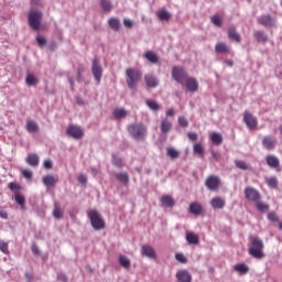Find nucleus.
<instances>
[{"label": "nucleus", "instance_id": "1", "mask_svg": "<svg viewBox=\"0 0 282 282\" xmlns=\"http://www.w3.org/2000/svg\"><path fill=\"white\" fill-rule=\"evenodd\" d=\"M265 248V245H263V240L257 236L250 237V245L248 252L250 257H253V259H263L265 257V253L263 252V249Z\"/></svg>", "mask_w": 282, "mask_h": 282}, {"label": "nucleus", "instance_id": "2", "mask_svg": "<svg viewBox=\"0 0 282 282\" xmlns=\"http://www.w3.org/2000/svg\"><path fill=\"white\" fill-rule=\"evenodd\" d=\"M147 126L144 123H132L128 126V133L139 142L147 138Z\"/></svg>", "mask_w": 282, "mask_h": 282}, {"label": "nucleus", "instance_id": "3", "mask_svg": "<svg viewBox=\"0 0 282 282\" xmlns=\"http://www.w3.org/2000/svg\"><path fill=\"white\" fill-rule=\"evenodd\" d=\"M126 83L129 87V89L135 90L138 89V83L142 79V72L135 69V68H128L126 70Z\"/></svg>", "mask_w": 282, "mask_h": 282}, {"label": "nucleus", "instance_id": "4", "mask_svg": "<svg viewBox=\"0 0 282 282\" xmlns=\"http://www.w3.org/2000/svg\"><path fill=\"white\" fill-rule=\"evenodd\" d=\"M88 218L94 230H102L105 228V220L101 219L100 213H98V210L93 209L88 212Z\"/></svg>", "mask_w": 282, "mask_h": 282}, {"label": "nucleus", "instance_id": "5", "mask_svg": "<svg viewBox=\"0 0 282 282\" xmlns=\"http://www.w3.org/2000/svg\"><path fill=\"white\" fill-rule=\"evenodd\" d=\"M41 21H43V13L39 10H31L29 12V25L32 30H40Z\"/></svg>", "mask_w": 282, "mask_h": 282}, {"label": "nucleus", "instance_id": "6", "mask_svg": "<svg viewBox=\"0 0 282 282\" xmlns=\"http://www.w3.org/2000/svg\"><path fill=\"white\" fill-rule=\"evenodd\" d=\"M91 74L94 76L96 85H100L102 80V65L98 62V58L91 61Z\"/></svg>", "mask_w": 282, "mask_h": 282}, {"label": "nucleus", "instance_id": "7", "mask_svg": "<svg viewBox=\"0 0 282 282\" xmlns=\"http://www.w3.org/2000/svg\"><path fill=\"white\" fill-rule=\"evenodd\" d=\"M257 21L260 25H263V28H274L276 25V18L272 17L270 13L258 17Z\"/></svg>", "mask_w": 282, "mask_h": 282}, {"label": "nucleus", "instance_id": "8", "mask_svg": "<svg viewBox=\"0 0 282 282\" xmlns=\"http://www.w3.org/2000/svg\"><path fill=\"white\" fill-rule=\"evenodd\" d=\"M221 185V178L217 175H210L205 181V186L208 191H217L219 186Z\"/></svg>", "mask_w": 282, "mask_h": 282}, {"label": "nucleus", "instance_id": "9", "mask_svg": "<svg viewBox=\"0 0 282 282\" xmlns=\"http://www.w3.org/2000/svg\"><path fill=\"white\" fill-rule=\"evenodd\" d=\"M66 133L70 138H74V140H80V138H83V135H85V132L83 131V128L78 127V126H75V124L68 126V128L66 130Z\"/></svg>", "mask_w": 282, "mask_h": 282}, {"label": "nucleus", "instance_id": "10", "mask_svg": "<svg viewBox=\"0 0 282 282\" xmlns=\"http://www.w3.org/2000/svg\"><path fill=\"white\" fill-rule=\"evenodd\" d=\"M172 77L176 83L183 84L186 78H188V74H186V70L184 68H180L177 66L173 67L172 69Z\"/></svg>", "mask_w": 282, "mask_h": 282}, {"label": "nucleus", "instance_id": "11", "mask_svg": "<svg viewBox=\"0 0 282 282\" xmlns=\"http://www.w3.org/2000/svg\"><path fill=\"white\" fill-rule=\"evenodd\" d=\"M243 122L247 124L248 129H257V124H259L257 117L252 116L249 111H245Z\"/></svg>", "mask_w": 282, "mask_h": 282}, {"label": "nucleus", "instance_id": "12", "mask_svg": "<svg viewBox=\"0 0 282 282\" xmlns=\"http://www.w3.org/2000/svg\"><path fill=\"white\" fill-rule=\"evenodd\" d=\"M245 194L249 202H259V199H261L259 191L254 189L253 187H247L245 189Z\"/></svg>", "mask_w": 282, "mask_h": 282}, {"label": "nucleus", "instance_id": "13", "mask_svg": "<svg viewBox=\"0 0 282 282\" xmlns=\"http://www.w3.org/2000/svg\"><path fill=\"white\" fill-rule=\"evenodd\" d=\"M144 82L147 84V87H150V89H155V87L160 85V79H158L153 74L144 75Z\"/></svg>", "mask_w": 282, "mask_h": 282}, {"label": "nucleus", "instance_id": "14", "mask_svg": "<svg viewBox=\"0 0 282 282\" xmlns=\"http://www.w3.org/2000/svg\"><path fill=\"white\" fill-rule=\"evenodd\" d=\"M141 254H143V257H148V259H155V257H158L155 249H153L151 245H144L141 248Z\"/></svg>", "mask_w": 282, "mask_h": 282}, {"label": "nucleus", "instance_id": "15", "mask_svg": "<svg viewBox=\"0 0 282 282\" xmlns=\"http://www.w3.org/2000/svg\"><path fill=\"white\" fill-rule=\"evenodd\" d=\"M262 147H264L267 151H272L274 147H276V141L274 140V138L265 135L262 139Z\"/></svg>", "mask_w": 282, "mask_h": 282}, {"label": "nucleus", "instance_id": "16", "mask_svg": "<svg viewBox=\"0 0 282 282\" xmlns=\"http://www.w3.org/2000/svg\"><path fill=\"white\" fill-rule=\"evenodd\" d=\"M210 206L214 208V210H221V208L226 206V200L219 196H216L210 200Z\"/></svg>", "mask_w": 282, "mask_h": 282}, {"label": "nucleus", "instance_id": "17", "mask_svg": "<svg viewBox=\"0 0 282 282\" xmlns=\"http://www.w3.org/2000/svg\"><path fill=\"white\" fill-rule=\"evenodd\" d=\"M176 279L180 282H192L193 281V276L191 275V273L186 270H181L176 273Z\"/></svg>", "mask_w": 282, "mask_h": 282}, {"label": "nucleus", "instance_id": "18", "mask_svg": "<svg viewBox=\"0 0 282 282\" xmlns=\"http://www.w3.org/2000/svg\"><path fill=\"white\" fill-rule=\"evenodd\" d=\"M265 162L270 169H279L281 166V161L275 155H268Z\"/></svg>", "mask_w": 282, "mask_h": 282}, {"label": "nucleus", "instance_id": "19", "mask_svg": "<svg viewBox=\"0 0 282 282\" xmlns=\"http://www.w3.org/2000/svg\"><path fill=\"white\" fill-rule=\"evenodd\" d=\"M188 212L191 213V215H200L202 213H204V207L199 203L194 202L189 204Z\"/></svg>", "mask_w": 282, "mask_h": 282}, {"label": "nucleus", "instance_id": "20", "mask_svg": "<svg viewBox=\"0 0 282 282\" xmlns=\"http://www.w3.org/2000/svg\"><path fill=\"white\" fill-rule=\"evenodd\" d=\"M26 164H29V166H33L34 169H36V166H39V154L36 153H31L26 156L25 159Z\"/></svg>", "mask_w": 282, "mask_h": 282}, {"label": "nucleus", "instance_id": "21", "mask_svg": "<svg viewBox=\"0 0 282 282\" xmlns=\"http://www.w3.org/2000/svg\"><path fill=\"white\" fill-rule=\"evenodd\" d=\"M186 88L188 89V91H197L199 89V84L197 83V79L191 77L187 78L186 80Z\"/></svg>", "mask_w": 282, "mask_h": 282}, {"label": "nucleus", "instance_id": "22", "mask_svg": "<svg viewBox=\"0 0 282 282\" xmlns=\"http://www.w3.org/2000/svg\"><path fill=\"white\" fill-rule=\"evenodd\" d=\"M171 129H173V123H171V121H169V119H162L161 120V132L164 133V135H166Z\"/></svg>", "mask_w": 282, "mask_h": 282}, {"label": "nucleus", "instance_id": "23", "mask_svg": "<svg viewBox=\"0 0 282 282\" xmlns=\"http://www.w3.org/2000/svg\"><path fill=\"white\" fill-rule=\"evenodd\" d=\"M57 183H58V180H56L52 175H46V176L43 177V184L47 188H51L52 186H56Z\"/></svg>", "mask_w": 282, "mask_h": 282}, {"label": "nucleus", "instance_id": "24", "mask_svg": "<svg viewBox=\"0 0 282 282\" xmlns=\"http://www.w3.org/2000/svg\"><path fill=\"white\" fill-rule=\"evenodd\" d=\"M186 241L189 246H197L199 243V237L195 232H187Z\"/></svg>", "mask_w": 282, "mask_h": 282}, {"label": "nucleus", "instance_id": "25", "mask_svg": "<svg viewBox=\"0 0 282 282\" xmlns=\"http://www.w3.org/2000/svg\"><path fill=\"white\" fill-rule=\"evenodd\" d=\"M108 25H109V28H111V30H113L115 32H118V30H120L122 24H120V19L110 18L108 20Z\"/></svg>", "mask_w": 282, "mask_h": 282}, {"label": "nucleus", "instance_id": "26", "mask_svg": "<svg viewBox=\"0 0 282 282\" xmlns=\"http://www.w3.org/2000/svg\"><path fill=\"white\" fill-rule=\"evenodd\" d=\"M128 113L129 112L124 110V108H116L113 110V117L116 118V120H123V118H127Z\"/></svg>", "mask_w": 282, "mask_h": 282}, {"label": "nucleus", "instance_id": "27", "mask_svg": "<svg viewBox=\"0 0 282 282\" xmlns=\"http://www.w3.org/2000/svg\"><path fill=\"white\" fill-rule=\"evenodd\" d=\"M116 180L123 184V186H127L129 184V174L127 172L117 173L115 174Z\"/></svg>", "mask_w": 282, "mask_h": 282}, {"label": "nucleus", "instance_id": "28", "mask_svg": "<svg viewBox=\"0 0 282 282\" xmlns=\"http://www.w3.org/2000/svg\"><path fill=\"white\" fill-rule=\"evenodd\" d=\"M253 36L258 43H268V35L263 31H254Z\"/></svg>", "mask_w": 282, "mask_h": 282}, {"label": "nucleus", "instance_id": "29", "mask_svg": "<svg viewBox=\"0 0 282 282\" xmlns=\"http://www.w3.org/2000/svg\"><path fill=\"white\" fill-rule=\"evenodd\" d=\"M228 37L231 41H236V43H241V35H239V33H237V30H235V28H229Z\"/></svg>", "mask_w": 282, "mask_h": 282}, {"label": "nucleus", "instance_id": "30", "mask_svg": "<svg viewBox=\"0 0 282 282\" xmlns=\"http://www.w3.org/2000/svg\"><path fill=\"white\" fill-rule=\"evenodd\" d=\"M39 129L40 127H39V123H36V121L30 120L26 122V131L29 133H36L39 132Z\"/></svg>", "mask_w": 282, "mask_h": 282}, {"label": "nucleus", "instance_id": "31", "mask_svg": "<svg viewBox=\"0 0 282 282\" xmlns=\"http://www.w3.org/2000/svg\"><path fill=\"white\" fill-rule=\"evenodd\" d=\"M144 58H147V61H149V63H152L155 65V63L160 62V58L158 57V54H155L153 51H148L144 54Z\"/></svg>", "mask_w": 282, "mask_h": 282}, {"label": "nucleus", "instance_id": "32", "mask_svg": "<svg viewBox=\"0 0 282 282\" xmlns=\"http://www.w3.org/2000/svg\"><path fill=\"white\" fill-rule=\"evenodd\" d=\"M210 140L214 144H216L217 147H219V144H221V142H224V137H221V133L218 132H213L210 134Z\"/></svg>", "mask_w": 282, "mask_h": 282}, {"label": "nucleus", "instance_id": "33", "mask_svg": "<svg viewBox=\"0 0 282 282\" xmlns=\"http://www.w3.org/2000/svg\"><path fill=\"white\" fill-rule=\"evenodd\" d=\"M161 202L167 208H173V206H175V200L173 199V197H171L169 195L162 196Z\"/></svg>", "mask_w": 282, "mask_h": 282}, {"label": "nucleus", "instance_id": "34", "mask_svg": "<svg viewBox=\"0 0 282 282\" xmlns=\"http://www.w3.org/2000/svg\"><path fill=\"white\" fill-rule=\"evenodd\" d=\"M235 270L240 274H248V272H250V268H248V265L243 263L236 264Z\"/></svg>", "mask_w": 282, "mask_h": 282}, {"label": "nucleus", "instance_id": "35", "mask_svg": "<svg viewBox=\"0 0 282 282\" xmlns=\"http://www.w3.org/2000/svg\"><path fill=\"white\" fill-rule=\"evenodd\" d=\"M100 6L104 12H111L113 10V4L109 0H100Z\"/></svg>", "mask_w": 282, "mask_h": 282}, {"label": "nucleus", "instance_id": "36", "mask_svg": "<svg viewBox=\"0 0 282 282\" xmlns=\"http://www.w3.org/2000/svg\"><path fill=\"white\" fill-rule=\"evenodd\" d=\"M265 182H267L269 188H278V186H279V180H276L275 176L267 177Z\"/></svg>", "mask_w": 282, "mask_h": 282}, {"label": "nucleus", "instance_id": "37", "mask_svg": "<svg viewBox=\"0 0 282 282\" xmlns=\"http://www.w3.org/2000/svg\"><path fill=\"white\" fill-rule=\"evenodd\" d=\"M25 83L26 85H29V87H34V85L39 83V79H36V76H34L33 74H28Z\"/></svg>", "mask_w": 282, "mask_h": 282}, {"label": "nucleus", "instance_id": "38", "mask_svg": "<svg viewBox=\"0 0 282 282\" xmlns=\"http://www.w3.org/2000/svg\"><path fill=\"white\" fill-rule=\"evenodd\" d=\"M145 104L148 105L149 109H151V111H160V105L158 101L148 99Z\"/></svg>", "mask_w": 282, "mask_h": 282}, {"label": "nucleus", "instance_id": "39", "mask_svg": "<svg viewBox=\"0 0 282 282\" xmlns=\"http://www.w3.org/2000/svg\"><path fill=\"white\" fill-rule=\"evenodd\" d=\"M215 50L217 54H226L228 52V45L224 43H218L216 44Z\"/></svg>", "mask_w": 282, "mask_h": 282}, {"label": "nucleus", "instance_id": "40", "mask_svg": "<svg viewBox=\"0 0 282 282\" xmlns=\"http://www.w3.org/2000/svg\"><path fill=\"white\" fill-rule=\"evenodd\" d=\"M167 155L171 158V160H177V158H180V151H177L175 148H169Z\"/></svg>", "mask_w": 282, "mask_h": 282}, {"label": "nucleus", "instance_id": "41", "mask_svg": "<svg viewBox=\"0 0 282 282\" xmlns=\"http://www.w3.org/2000/svg\"><path fill=\"white\" fill-rule=\"evenodd\" d=\"M119 263L122 265V268H130L131 267V260L127 258V256H120L119 257Z\"/></svg>", "mask_w": 282, "mask_h": 282}, {"label": "nucleus", "instance_id": "42", "mask_svg": "<svg viewBox=\"0 0 282 282\" xmlns=\"http://www.w3.org/2000/svg\"><path fill=\"white\" fill-rule=\"evenodd\" d=\"M14 200L17 202V204H19V206H21V208L25 206V196H23V194L17 193L14 196Z\"/></svg>", "mask_w": 282, "mask_h": 282}, {"label": "nucleus", "instance_id": "43", "mask_svg": "<svg viewBox=\"0 0 282 282\" xmlns=\"http://www.w3.org/2000/svg\"><path fill=\"white\" fill-rule=\"evenodd\" d=\"M235 164L237 169H240V171H248L250 169V164L246 161H235Z\"/></svg>", "mask_w": 282, "mask_h": 282}, {"label": "nucleus", "instance_id": "44", "mask_svg": "<svg viewBox=\"0 0 282 282\" xmlns=\"http://www.w3.org/2000/svg\"><path fill=\"white\" fill-rule=\"evenodd\" d=\"M158 17L161 21H169V19H171V13L166 10H161L158 13Z\"/></svg>", "mask_w": 282, "mask_h": 282}, {"label": "nucleus", "instance_id": "45", "mask_svg": "<svg viewBox=\"0 0 282 282\" xmlns=\"http://www.w3.org/2000/svg\"><path fill=\"white\" fill-rule=\"evenodd\" d=\"M112 164L113 166H117V169H122V158L112 154Z\"/></svg>", "mask_w": 282, "mask_h": 282}, {"label": "nucleus", "instance_id": "46", "mask_svg": "<svg viewBox=\"0 0 282 282\" xmlns=\"http://www.w3.org/2000/svg\"><path fill=\"white\" fill-rule=\"evenodd\" d=\"M210 20H212V23H213L214 25H216V28H221L223 21H221V18H220L219 15H213V17L210 18Z\"/></svg>", "mask_w": 282, "mask_h": 282}, {"label": "nucleus", "instance_id": "47", "mask_svg": "<svg viewBox=\"0 0 282 282\" xmlns=\"http://www.w3.org/2000/svg\"><path fill=\"white\" fill-rule=\"evenodd\" d=\"M53 217L55 219H63V212H61V208H58V205L55 204L54 210H53Z\"/></svg>", "mask_w": 282, "mask_h": 282}, {"label": "nucleus", "instance_id": "48", "mask_svg": "<svg viewBox=\"0 0 282 282\" xmlns=\"http://www.w3.org/2000/svg\"><path fill=\"white\" fill-rule=\"evenodd\" d=\"M194 153L197 155H204V145H202V143H196L194 145Z\"/></svg>", "mask_w": 282, "mask_h": 282}, {"label": "nucleus", "instance_id": "49", "mask_svg": "<svg viewBox=\"0 0 282 282\" xmlns=\"http://www.w3.org/2000/svg\"><path fill=\"white\" fill-rule=\"evenodd\" d=\"M36 42H37L40 47H43V46L47 45V40L43 35H37Z\"/></svg>", "mask_w": 282, "mask_h": 282}, {"label": "nucleus", "instance_id": "50", "mask_svg": "<svg viewBox=\"0 0 282 282\" xmlns=\"http://www.w3.org/2000/svg\"><path fill=\"white\" fill-rule=\"evenodd\" d=\"M21 174L23 175V177H25V180H32V177H34V174L31 170H22Z\"/></svg>", "mask_w": 282, "mask_h": 282}, {"label": "nucleus", "instance_id": "51", "mask_svg": "<svg viewBox=\"0 0 282 282\" xmlns=\"http://www.w3.org/2000/svg\"><path fill=\"white\" fill-rule=\"evenodd\" d=\"M175 259L180 263H186V261H187L186 256L184 253H176Z\"/></svg>", "mask_w": 282, "mask_h": 282}, {"label": "nucleus", "instance_id": "52", "mask_svg": "<svg viewBox=\"0 0 282 282\" xmlns=\"http://www.w3.org/2000/svg\"><path fill=\"white\" fill-rule=\"evenodd\" d=\"M178 124L184 128L188 127V120L186 119V117L184 116L178 117Z\"/></svg>", "mask_w": 282, "mask_h": 282}, {"label": "nucleus", "instance_id": "53", "mask_svg": "<svg viewBox=\"0 0 282 282\" xmlns=\"http://www.w3.org/2000/svg\"><path fill=\"white\" fill-rule=\"evenodd\" d=\"M257 208H258V210H260V213H265V210H269V206L268 205H265V204H263V203H257Z\"/></svg>", "mask_w": 282, "mask_h": 282}, {"label": "nucleus", "instance_id": "54", "mask_svg": "<svg viewBox=\"0 0 282 282\" xmlns=\"http://www.w3.org/2000/svg\"><path fill=\"white\" fill-rule=\"evenodd\" d=\"M268 219H269V221H279V216L276 215V213L270 212L268 214Z\"/></svg>", "mask_w": 282, "mask_h": 282}, {"label": "nucleus", "instance_id": "55", "mask_svg": "<svg viewBox=\"0 0 282 282\" xmlns=\"http://www.w3.org/2000/svg\"><path fill=\"white\" fill-rule=\"evenodd\" d=\"M0 250H1V252H3L4 254H8V242H6V241H0Z\"/></svg>", "mask_w": 282, "mask_h": 282}, {"label": "nucleus", "instance_id": "56", "mask_svg": "<svg viewBox=\"0 0 282 282\" xmlns=\"http://www.w3.org/2000/svg\"><path fill=\"white\" fill-rule=\"evenodd\" d=\"M78 182H79V184H83L84 186H86L87 185V176L85 174H80L78 176Z\"/></svg>", "mask_w": 282, "mask_h": 282}, {"label": "nucleus", "instance_id": "57", "mask_svg": "<svg viewBox=\"0 0 282 282\" xmlns=\"http://www.w3.org/2000/svg\"><path fill=\"white\" fill-rule=\"evenodd\" d=\"M57 281L67 282V275L63 272L57 273Z\"/></svg>", "mask_w": 282, "mask_h": 282}, {"label": "nucleus", "instance_id": "58", "mask_svg": "<svg viewBox=\"0 0 282 282\" xmlns=\"http://www.w3.org/2000/svg\"><path fill=\"white\" fill-rule=\"evenodd\" d=\"M133 24H134V22H133V20H131V19H124V20H123V25H124V28H132Z\"/></svg>", "mask_w": 282, "mask_h": 282}, {"label": "nucleus", "instance_id": "59", "mask_svg": "<svg viewBox=\"0 0 282 282\" xmlns=\"http://www.w3.org/2000/svg\"><path fill=\"white\" fill-rule=\"evenodd\" d=\"M9 188H10V191H19V188H21V186L18 183H10Z\"/></svg>", "mask_w": 282, "mask_h": 282}, {"label": "nucleus", "instance_id": "60", "mask_svg": "<svg viewBox=\"0 0 282 282\" xmlns=\"http://www.w3.org/2000/svg\"><path fill=\"white\" fill-rule=\"evenodd\" d=\"M54 166V162L52 160L44 161V169H52Z\"/></svg>", "mask_w": 282, "mask_h": 282}, {"label": "nucleus", "instance_id": "61", "mask_svg": "<svg viewBox=\"0 0 282 282\" xmlns=\"http://www.w3.org/2000/svg\"><path fill=\"white\" fill-rule=\"evenodd\" d=\"M187 137H188L193 142H196V140H197V133H195V132H188V133H187Z\"/></svg>", "mask_w": 282, "mask_h": 282}, {"label": "nucleus", "instance_id": "62", "mask_svg": "<svg viewBox=\"0 0 282 282\" xmlns=\"http://www.w3.org/2000/svg\"><path fill=\"white\" fill-rule=\"evenodd\" d=\"M24 276L28 282H32L34 280V275H32L30 272H25Z\"/></svg>", "mask_w": 282, "mask_h": 282}, {"label": "nucleus", "instance_id": "63", "mask_svg": "<svg viewBox=\"0 0 282 282\" xmlns=\"http://www.w3.org/2000/svg\"><path fill=\"white\" fill-rule=\"evenodd\" d=\"M32 252L33 254H41V251L39 250V247L36 245L32 246Z\"/></svg>", "mask_w": 282, "mask_h": 282}, {"label": "nucleus", "instance_id": "64", "mask_svg": "<svg viewBox=\"0 0 282 282\" xmlns=\"http://www.w3.org/2000/svg\"><path fill=\"white\" fill-rule=\"evenodd\" d=\"M0 219H8V214L6 210H0Z\"/></svg>", "mask_w": 282, "mask_h": 282}]
</instances>
